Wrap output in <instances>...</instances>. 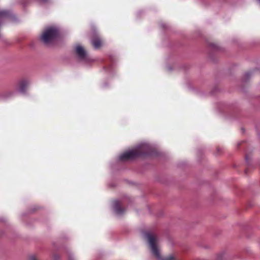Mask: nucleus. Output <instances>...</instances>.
Listing matches in <instances>:
<instances>
[{
    "label": "nucleus",
    "mask_w": 260,
    "mask_h": 260,
    "mask_svg": "<svg viewBox=\"0 0 260 260\" xmlns=\"http://www.w3.org/2000/svg\"><path fill=\"white\" fill-rule=\"evenodd\" d=\"M144 237L147 242L148 247L152 254L157 259L160 260L176 259L175 254H171L164 258L162 257L159 246V239L157 235L152 233L146 232L144 234Z\"/></svg>",
    "instance_id": "nucleus-1"
},
{
    "label": "nucleus",
    "mask_w": 260,
    "mask_h": 260,
    "mask_svg": "<svg viewBox=\"0 0 260 260\" xmlns=\"http://www.w3.org/2000/svg\"><path fill=\"white\" fill-rule=\"evenodd\" d=\"M152 147L148 143H144L137 146L135 148L126 151L118 156L120 161H126L139 156L152 154Z\"/></svg>",
    "instance_id": "nucleus-2"
},
{
    "label": "nucleus",
    "mask_w": 260,
    "mask_h": 260,
    "mask_svg": "<svg viewBox=\"0 0 260 260\" xmlns=\"http://www.w3.org/2000/svg\"><path fill=\"white\" fill-rule=\"evenodd\" d=\"M58 29L55 27H49L45 29L41 39L46 45L51 43L58 36Z\"/></svg>",
    "instance_id": "nucleus-3"
},
{
    "label": "nucleus",
    "mask_w": 260,
    "mask_h": 260,
    "mask_svg": "<svg viewBox=\"0 0 260 260\" xmlns=\"http://www.w3.org/2000/svg\"><path fill=\"white\" fill-rule=\"evenodd\" d=\"M75 51L80 59L85 60H87V53L81 45H77L76 46Z\"/></svg>",
    "instance_id": "nucleus-4"
},
{
    "label": "nucleus",
    "mask_w": 260,
    "mask_h": 260,
    "mask_svg": "<svg viewBox=\"0 0 260 260\" xmlns=\"http://www.w3.org/2000/svg\"><path fill=\"white\" fill-rule=\"evenodd\" d=\"M112 208L114 213L118 215H121L124 212V209L120 206L119 201L115 200L112 203Z\"/></svg>",
    "instance_id": "nucleus-5"
},
{
    "label": "nucleus",
    "mask_w": 260,
    "mask_h": 260,
    "mask_svg": "<svg viewBox=\"0 0 260 260\" xmlns=\"http://www.w3.org/2000/svg\"><path fill=\"white\" fill-rule=\"evenodd\" d=\"M29 84V81L27 79H22L18 83V88L20 92L24 93L26 90L27 87Z\"/></svg>",
    "instance_id": "nucleus-6"
},
{
    "label": "nucleus",
    "mask_w": 260,
    "mask_h": 260,
    "mask_svg": "<svg viewBox=\"0 0 260 260\" xmlns=\"http://www.w3.org/2000/svg\"><path fill=\"white\" fill-rule=\"evenodd\" d=\"M91 43L92 45L96 49L99 48L101 44V41L99 38H95L92 39Z\"/></svg>",
    "instance_id": "nucleus-7"
},
{
    "label": "nucleus",
    "mask_w": 260,
    "mask_h": 260,
    "mask_svg": "<svg viewBox=\"0 0 260 260\" xmlns=\"http://www.w3.org/2000/svg\"><path fill=\"white\" fill-rule=\"evenodd\" d=\"M29 260H39L38 258L35 255H32L29 257Z\"/></svg>",
    "instance_id": "nucleus-8"
},
{
    "label": "nucleus",
    "mask_w": 260,
    "mask_h": 260,
    "mask_svg": "<svg viewBox=\"0 0 260 260\" xmlns=\"http://www.w3.org/2000/svg\"><path fill=\"white\" fill-rule=\"evenodd\" d=\"M250 76H251V73L250 72L245 73V74H244V77H245V79L248 78Z\"/></svg>",
    "instance_id": "nucleus-9"
},
{
    "label": "nucleus",
    "mask_w": 260,
    "mask_h": 260,
    "mask_svg": "<svg viewBox=\"0 0 260 260\" xmlns=\"http://www.w3.org/2000/svg\"><path fill=\"white\" fill-rule=\"evenodd\" d=\"M223 255V253L219 254L217 256V260H220V259H222Z\"/></svg>",
    "instance_id": "nucleus-10"
},
{
    "label": "nucleus",
    "mask_w": 260,
    "mask_h": 260,
    "mask_svg": "<svg viewBox=\"0 0 260 260\" xmlns=\"http://www.w3.org/2000/svg\"><path fill=\"white\" fill-rule=\"evenodd\" d=\"M211 46H212V47H213V48H215V49H217V46H216V45L214 44H211Z\"/></svg>",
    "instance_id": "nucleus-11"
},
{
    "label": "nucleus",
    "mask_w": 260,
    "mask_h": 260,
    "mask_svg": "<svg viewBox=\"0 0 260 260\" xmlns=\"http://www.w3.org/2000/svg\"><path fill=\"white\" fill-rule=\"evenodd\" d=\"M245 159H246V160L248 162V156H247V155L246 156Z\"/></svg>",
    "instance_id": "nucleus-12"
},
{
    "label": "nucleus",
    "mask_w": 260,
    "mask_h": 260,
    "mask_svg": "<svg viewBox=\"0 0 260 260\" xmlns=\"http://www.w3.org/2000/svg\"><path fill=\"white\" fill-rule=\"evenodd\" d=\"M43 2H47L48 0H41Z\"/></svg>",
    "instance_id": "nucleus-13"
},
{
    "label": "nucleus",
    "mask_w": 260,
    "mask_h": 260,
    "mask_svg": "<svg viewBox=\"0 0 260 260\" xmlns=\"http://www.w3.org/2000/svg\"><path fill=\"white\" fill-rule=\"evenodd\" d=\"M257 1H258L259 2V3H260V0H257Z\"/></svg>",
    "instance_id": "nucleus-14"
}]
</instances>
